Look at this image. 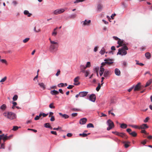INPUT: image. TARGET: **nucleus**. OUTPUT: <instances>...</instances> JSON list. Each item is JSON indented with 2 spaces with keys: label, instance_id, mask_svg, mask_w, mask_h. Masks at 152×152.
Segmentation results:
<instances>
[{
  "label": "nucleus",
  "instance_id": "obj_25",
  "mask_svg": "<svg viewBox=\"0 0 152 152\" xmlns=\"http://www.w3.org/2000/svg\"><path fill=\"white\" fill-rule=\"evenodd\" d=\"M146 57L148 59H150L151 57V54L149 52H147L145 54Z\"/></svg>",
  "mask_w": 152,
  "mask_h": 152
},
{
  "label": "nucleus",
  "instance_id": "obj_43",
  "mask_svg": "<svg viewBox=\"0 0 152 152\" xmlns=\"http://www.w3.org/2000/svg\"><path fill=\"white\" fill-rule=\"evenodd\" d=\"M4 137V134H3L1 135H0V144L1 143V141L2 139L3 140V138Z\"/></svg>",
  "mask_w": 152,
  "mask_h": 152
},
{
  "label": "nucleus",
  "instance_id": "obj_1",
  "mask_svg": "<svg viewBox=\"0 0 152 152\" xmlns=\"http://www.w3.org/2000/svg\"><path fill=\"white\" fill-rule=\"evenodd\" d=\"M4 116L9 119L12 120L16 118V114L11 112H6L3 113Z\"/></svg>",
  "mask_w": 152,
  "mask_h": 152
},
{
  "label": "nucleus",
  "instance_id": "obj_17",
  "mask_svg": "<svg viewBox=\"0 0 152 152\" xmlns=\"http://www.w3.org/2000/svg\"><path fill=\"white\" fill-rule=\"evenodd\" d=\"M140 129H146L148 128V126L146 124H143L141 125L140 127Z\"/></svg>",
  "mask_w": 152,
  "mask_h": 152
},
{
  "label": "nucleus",
  "instance_id": "obj_22",
  "mask_svg": "<svg viewBox=\"0 0 152 152\" xmlns=\"http://www.w3.org/2000/svg\"><path fill=\"white\" fill-rule=\"evenodd\" d=\"M91 22V20H89L87 21L86 20H85L84 22H83V24L84 26L88 25Z\"/></svg>",
  "mask_w": 152,
  "mask_h": 152
},
{
  "label": "nucleus",
  "instance_id": "obj_46",
  "mask_svg": "<svg viewBox=\"0 0 152 152\" xmlns=\"http://www.w3.org/2000/svg\"><path fill=\"white\" fill-rule=\"evenodd\" d=\"M91 63L90 62H88L87 63L86 65V67H91Z\"/></svg>",
  "mask_w": 152,
  "mask_h": 152
},
{
  "label": "nucleus",
  "instance_id": "obj_27",
  "mask_svg": "<svg viewBox=\"0 0 152 152\" xmlns=\"http://www.w3.org/2000/svg\"><path fill=\"white\" fill-rule=\"evenodd\" d=\"M127 125L125 124H122L121 125L120 127L123 129H125L127 127Z\"/></svg>",
  "mask_w": 152,
  "mask_h": 152
},
{
  "label": "nucleus",
  "instance_id": "obj_18",
  "mask_svg": "<svg viewBox=\"0 0 152 152\" xmlns=\"http://www.w3.org/2000/svg\"><path fill=\"white\" fill-rule=\"evenodd\" d=\"M59 114L61 116H62L63 118H64L65 119L69 117V116L66 114H63L61 113H59Z\"/></svg>",
  "mask_w": 152,
  "mask_h": 152
},
{
  "label": "nucleus",
  "instance_id": "obj_56",
  "mask_svg": "<svg viewBox=\"0 0 152 152\" xmlns=\"http://www.w3.org/2000/svg\"><path fill=\"white\" fill-rule=\"evenodd\" d=\"M51 118L50 119V121H55V118L54 116H52L51 117Z\"/></svg>",
  "mask_w": 152,
  "mask_h": 152
},
{
  "label": "nucleus",
  "instance_id": "obj_14",
  "mask_svg": "<svg viewBox=\"0 0 152 152\" xmlns=\"http://www.w3.org/2000/svg\"><path fill=\"white\" fill-rule=\"evenodd\" d=\"M140 83H139L135 86L134 88V91H138L140 89Z\"/></svg>",
  "mask_w": 152,
  "mask_h": 152
},
{
  "label": "nucleus",
  "instance_id": "obj_42",
  "mask_svg": "<svg viewBox=\"0 0 152 152\" xmlns=\"http://www.w3.org/2000/svg\"><path fill=\"white\" fill-rule=\"evenodd\" d=\"M79 79V77H77L74 79V81L75 83H77L78 82Z\"/></svg>",
  "mask_w": 152,
  "mask_h": 152
},
{
  "label": "nucleus",
  "instance_id": "obj_16",
  "mask_svg": "<svg viewBox=\"0 0 152 152\" xmlns=\"http://www.w3.org/2000/svg\"><path fill=\"white\" fill-rule=\"evenodd\" d=\"M115 73L116 75L119 76L121 74V72L118 69L115 68Z\"/></svg>",
  "mask_w": 152,
  "mask_h": 152
},
{
  "label": "nucleus",
  "instance_id": "obj_5",
  "mask_svg": "<svg viewBox=\"0 0 152 152\" xmlns=\"http://www.w3.org/2000/svg\"><path fill=\"white\" fill-rule=\"evenodd\" d=\"M65 11V10L64 9H58L55 10L54 12V14L57 15L63 13Z\"/></svg>",
  "mask_w": 152,
  "mask_h": 152
},
{
  "label": "nucleus",
  "instance_id": "obj_54",
  "mask_svg": "<svg viewBox=\"0 0 152 152\" xmlns=\"http://www.w3.org/2000/svg\"><path fill=\"white\" fill-rule=\"evenodd\" d=\"M60 70L58 69V71L56 73V76H58L60 74Z\"/></svg>",
  "mask_w": 152,
  "mask_h": 152
},
{
  "label": "nucleus",
  "instance_id": "obj_44",
  "mask_svg": "<svg viewBox=\"0 0 152 152\" xmlns=\"http://www.w3.org/2000/svg\"><path fill=\"white\" fill-rule=\"evenodd\" d=\"M131 126L133 128H134L135 129H140V127L139 126H138L136 125H132Z\"/></svg>",
  "mask_w": 152,
  "mask_h": 152
},
{
  "label": "nucleus",
  "instance_id": "obj_28",
  "mask_svg": "<svg viewBox=\"0 0 152 152\" xmlns=\"http://www.w3.org/2000/svg\"><path fill=\"white\" fill-rule=\"evenodd\" d=\"M90 133L88 134L83 133V134H80L79 135L80 136H82L83 137H87L88 135Z\"/></svg>",
  "mask_w": 152,
  "mask_h": 152
},
{
  "label": "nucleus",
  "instance_id": "obj_4",
  "mask_svg": "<svg viewBox=\"0 0 152 152\" xmlns=\"http://www.w3.org/2000/svg\"><path fill=\"white\" fill-rule=\"evenodd\" d=\"M107 123L108 126V127L107 128V130H109L114 127V124L113 122L110 119L108 120Z\"/></svg>",
  "mask_w": 152,
  "mask_h": 152
},
{
  "label": "nucleus",
  "instance_id": "obj_60",
  "mask_svg": "<svg viewBox=\"0 0 152 152\" xmlns=\"http://www.w3.org/2000/svg\"><path fill=\"white\" fill-rule=\"evenodd\" d=\"M61 129V128L60 127L58 126V128H54L53 129L54 130H58L59 129Z\"/></svg>",
  "mask_w": 152,
  "mask_h": 152
},
{
  "label": "nucleus",
  "instance_id": "obj_61",
  "mask_svg": "<svg viewBox=\"0 0 152 152\" xmlns=\"http://www.w3.org/2000/svg\"><path fill=\"white\" fill-rule=\"evenodd\" d=\"M66 135L68 137H71L72 135V133H68Z\"/></svg>",
  "mask_w": 152,
  "mask_h": 152
},
{
  "label": "nucleus",
  "instance_id": "obj_51",
  "mask_svg": "<svg viewBox=\"0 0 152 152\" xmlns=\"http://www.w3.org/2000/svg\"><path fill=\"white\" fill-rule=\"evenodd\" d=\"M85 72V76L86 77H87L89 74V71L88 70L86 71Z\"/></svg>",
  "mask_w": 152,
  "mask_h": 152
},
{
  "label": "nucleus",
  "instance_id": "obj_33",
  "mask_svg": "<svg viewBox=\"0 0 152 152\" xmlns=\"http://www.w3.org/2000/svg\"><path fill=\"white\" fill-rule=\"evenodd\" d=\"M50 125L49 123H46L44 124V126L45 127L47 128H49L50 127Z\"/></svg>",
  "mask_w": 152,
  "mask_h": 152
},
{
  "label": "nucleus",
  "instance_id": "obj_35",
  "mask_svg": "<svg viewBox=\"0 0 152 152\" xmlns=\"http://www.w3.org/2000/svg\"><path fill=\"white\" fill-rule=\"evenodd\" d=\"M101 87V85L99 83L98 84V86L96 88V90L97 91H98L100 90Z\"/></svg>",
  "mask_w": 152,
  "mask_h": 152
},
{
  "label": "nucleus",
  "instance_id": "obj_7",
  "mask_svg": "<svg viewBox=\"0 0 152 152\" xmlns=\"http://www.w3.org/2000/svg\"><path fill=\"white\" fill-rule=\"evenodd\" d=\"M34 31L36 33H38L41 31V29L39 25H36L34 28Z\"/></svg>",
  "mask_w": 152,
  "mask_h": 152
},
{
  "label": "nucleus",
  "instance_id": "obj_32",
  "mask_svg": "<svg viewBox=\"0 0 152 152\" xmlns=\"http://www.w3.org/2000/svg\"><path fill=\"white\" fill-rule=\"evenodd\" d=\"M102 6L101 4H99L97 6V9L99 11H101V10L102 9Z\"/></svg>",
  "mask_w": 152,
  "mask_h": 152
},
{
  "label": "nucleus",
  "instance_id": "obj_23",
  "mask_svg": "<svg viewBox=\"0 0 152 152\" xmlns=\"http://www.w3.org/2000/svg\"><path fill=\"white\" fill-rule=\"evenodd\" d=\"M24 13L25 15H27L28 17H30L32 14L29 13L28 10H25L24 12Z\"/></svg>",
  "mask_w": 152,
  "mask_h": 152
},
{
  "label": "nucleus",
  "instance_id": "obj_3",
  "mask_svg": "<svg viewBox=\"0 0 152 152\" xmlns=\"http://www.w3.org/2000/svg\"><path fill=\"white\" fill-rule=\"evenodd\" d=\"M58 47V43L55 41H51V45L50 46V49L53 50L57 49Z\"/></svg>",
  "mask_w": 152,
  "mask_h": 152
},
{
  "label": "nucleus",
  "instance_id": "obj_9",
  "mask_svg": "<svg viewBox=\"0 0 152 152\" xmlns=\"http://www.w3.org/2000/svg\"><path fill=\"white\" fill-rule=\"evenodd\" d=\"M96 96L94 94H92L89 96V99L91 101L95 102L96 100Z\"/></svg>",
  "mask_w": 152,
  "mask_h": 152
},
{
  "label": "nucleus",
  "instance_id": "obj_13",
  "mask_svg": "<svg viewBox=\"0 0 152 152\" xmlns=\"http://www.w3.org/2000/svg\"><path fill=\"white\" fill-rule=\"evenodd\" d=\"M13 136L12 135H11L10 136H8L7 135L4 134V137L3 138V141L4 142L6 140L10 139Z\"/></svg>",
  "mask_w": 152,
  "mask_h": 152
},
{
  "label": "nucleus",
  "instance_id": "obj_21",
  "mask_svg": "<svg viewBox=\"0 0 152 152\" xmlns=\"http://www.w3.org/2000/svg\"><path fill=\"white\" fill-rule=\"evenodd\" d=\"M152 83V79H150L146 83L145 87H146L149 86Z\"/></svg>",
  "mask_w": 152,
  "mask_h": 152
},
{
  "label": "nucleus",
  "instance_id": "obj_38",
  "mask_svg": "<svg viewBox=\"0 0 152 152\" xmlns=\"http://www.w3.org/2000/svg\"><path fill=\"white\" fill-rule=\"evenodd\" d=\"M18 98V96L17 95H15L12 98L13 100L14 101H15L17 100Z\"/></svg>",
  "mask_w": 152,
  "mask_h": 152
},
{
  "label": "nucleus",
  "instance_id": "obj_41",
  "mask_svg": "<svg viewBox=\"0 0 152 152\" xmlns=\"http://www.w3.org/2000/svg\"><path fill=\"white\" fill-rule=\"evenodd\" d=\"M29 39H30L29 38H26L25 39H24V40H23V42L24 43H26L27 42H28L29 41Z\"/></svg>",
  "mask_w": 152,
  "mask_h": 152
},
{
  "label": "nucleus",
  "instance_id": "obj_49",
  "mask_svg": "<svg viewBox=\"0 0 152 152\" xmlns=\"http://www.w3.org/2000/svg\"><path fill=\"white\" fill-rule=\"evenodd\" d=\"M58 87H63L64 86V84L63 83H60L58 85Z\"/></svg>",
  "mask_w": 152,
  "mask_h": 152
},
{
  "label": "nucleus",
  "instance_id": "obj_50",
  "mask_svg": "<svg viewBox=\"0 0 152 152\" xmlns=\"http://www.w3.org/2000/svg\"><path fill=\"white\" fill-rule=\"evenodd\" d=\"M5 146L4 145V143H2L1 145V146L0 147V149H4L5 148Z\"/></svg>",
  "mask_w": 152,
  "mask_h": 152
},
{
  "label": "nucleus",
  "instance_id": "obj_55",
  "mask_svg": "<svg viewBox=\"0 0 152 152\" xmlns=\"http://www.w3.org/2000/svg\"><path fill=\"white\" fill-rule=\"evenodd\" d=\"M86 68L87 67H86V66H85L83 65H81L80 66L81 70H82V69L85 70Z\"/></svg>",
  "mask_w": 152,
  "mask_h": 152
},
{
  "label": "nucleus",
  "instance_id": "obj_29",
  "mask_svg": "<svg viewBox=\"0 0 152 152\" xmlns=\"http://www.w3.org/2000/svg\"><path fill=\"white\" fill-rule=\"evenodd\" d=\"M129 134L134 137H135L137 135V133L134 131L133 132L131 133H129Z\"/></svg>",
  "mask_w": 152,
  "mask_h": 152
},
{
  "label": "nucleus",
  "instance_id": "obj_62",
  "mask_svg": "<svg viewBox=\"0 0 152 152\" xmlns=\"http://www.w3.org/2000/svg\"><path fill=\"white\" fill-rule=\"evenodd\" d=\"M53 112H50L49 113V117H51L52 116H53Z\"/></svg>",
  "mask_w": 152,
  "mask_h": 152
},
{
  "label": "nucleus",
  "instance_id": "obj_12",
  "mask_svg": "<svg viewBox=\"0 0 152 152\" xmlns=\"http://www.w3.org/2000/svg\"><path fill=\"white\" fill-rule=\"evenodd\" d=\"M88 92L83 91L79 93V96L80 97H83L87 95L88 93Z\"/></svg>",
  "mask_w": 152,
  "mask_h": 152
},
{
  "label": "nucleus",
  "instance_id": "obj_19",
  "mask_svg": "<svg viewBox=\"0 0 152 152\" xmlns=\"http://www.w3.org/2000/svg\"><path fill=\"white\" fill-rule=\"evenodd\" d=\"M50 94L52 95H57L59 94L58 91L54 90L50 91Z\"/></svg>",
  "mask_w": 152,
  "mask_h": 152
},
{
  "label": "nucleus",
  "instance_id": "obj_24",
  "mask_svg": "<svg viewBox=\"0 0 152 152\" xmlns=\"http://www.w3.org/2000/svg\"><path fill=\"white\" fill-rule=\"evenodd\" d=\"M123 143L124 144V147L125 148H127L129 146V144L130 143L129 142L124 141Z\"/></svg>",
  "mask_w": 152,
  "mask_h": 152
},
{
  "label": "nucleus",
  "instance_id": "obj_26",
  "mask_svg": "<svg viewBox=\"0 0 152 152\" xmlns=\"http://www.w3.org/2000/svg\"><path fill=\"white\" fill-rule=\"evenodd\" d=\"M7 107V106L6 104H2L0 107V109L4 111L5 110V109Z\"/></svg>",
  "mask_w": 152,
  "mask_h": 152
},
{
  "label": "nucleus",
  "instance_id": "obj_15",
  "mask_svg": "<svg viewBox=\"0 0 152 152\" xmlns=\"http://www.w3.org/2000/svg\"><path fill=\"white\" fill-rule=\"evenodd\" d=\"M118 44L121 46H124L126 45V44L124 43L123 41L121 40L120 39H119V40H118Z\"/></svg>",
  "mask_w": 152,
  "mask_h": 152
},
{
  "label": "nucleus",
  "instance_id": "obj_57",
  "mask_svg": "<svg viewBox=\"0 0 152 152\" xmlns=\"http://www.w3.org/2000/svg\"><path fill=\"white\" fill-rule=\"evenodd\" d=\"M57 34V32L56 31H53L52 33V35L54 36H55Z\"/></svg>",
  "mask_w": 152,
  "mask_h": 152
},
{
  "label": "nucleus",
  "instance_id": "obj_59",
  "mask_svg": "<svg viewBox=\"0 0 152 152\" xmlns=\"http://www.w3.org/2000/svg\"><path fill=\"white\" fill-rule=\"evenodd\" d=\"M127 132L129 133H129H131L130 132L132 131V130L130 129H126Z\"/></svg>",
  "mask_w": 152,
  "mask_h": 152
},
{
  "label": "nucleus",
  "instance_id": "obj_53",
  "mask_svg": "<svg viewBox=\"0 0 152 152\" xmlns=\"http://www.w3.org/2000/svg\"><path fill=\"white\" fill-rule=\"evenodd\" d=\"M74 86L71 85H69L67 87V88L68 89H71L73 88L74 87Z\"/></svg>",
  "mask_w": 152,
  "mask_h": 152
},
{
  "label": "nucleus",
  "instance_id": "obj_34",
  "mask_svg": "<svg viewBox=\"0 0 152 152\" xmlns=\"http://www.w3.org/2000/svg\"><path fill=\"white\" fill-rule=\"evenodd\" d=\"M94 126L93 124L91 123H89L87 125V128H94Z\"/></svg>",
  "mask_w": 152,
  "mask_h": 152
},
{
  "label": "nucleus",
  "instance_id": "obj_20",
  "mask_svg": "<svg viewBox=\"0 0 152 152\" xmlns=\"http://www.w3.org/2000/svg\"><path fill=\"white\" fill-rule=\"evenodd\" d=\"M38 85L39 86L42 88L43 90H45V86L44 84V83H39Z\"/></svg>",
  "mask_w": 152,
  "mask_h": 152
},
{
  "label": "nucleus",
  "instance_id": "obj_64",
  "mask_svg": "<svg viewBox=\"0 0 152 152\" xmlns=\"http://www.w3.org/2000/svg\"><path fill=\"white\" fill-rule=\"evenodd\" d=\"M98 47L96 46V47H95L94 48V51L95 52H96L97 50H98Z\"/></svg>",
  "mask_w": 152,
  "mask_h": 152
},
{
  "label": "nucleus",
  "instance_id": "obj_2",
  "mask_svg": "<svg viewBox=\"0 0 152 152\" xmlns=\"http://www.w3.org/2000/svg\"><path fill=\"white\" fill-rule=\"evenodd\" d=\"M128 50V48L126 45H125L121 48L118 49V51L117 53L118 54L121 55L122 56L125 55L127 54L126 50Z\"/></svg>",
  "mask_w": 152,
  "mask_h": 152
},
{
  "label": "nucleus",
  "instance_id": "obj_52",
  "mask_svg": "<svg viewBox=\"0 0 152 152\" xmlns=\"http://www.w3.org/2000/svg\"><path fill=\"white\" fill-rule=\"evenodd\" d=\"M149 119V117H146L145 118V119L144 120V122L145 123L147 122H148V121Z\"/></svg>",
  "mask_w": 152,
  "mask_h": 152
},
{
  "label": "nucleus",
  "instance_id": "obj_11",
  "mask_svg": "<svg viewBox=\"0 0 152 152\" xmlns=\"http://www.w3.org/2000/svg\"><path fill=\"white\" fill-rule=\"evenodd\" d=\"M117 135L125 139H127L128 137L124 133H120L118 132Z\"/></svg>",
  "mask_w": 152,
  "mask_h": 152
},
{
  "label": "nucleus",
  "instance_id": "obj_47",
  "mask_svg": "<svg viewBox=\"0 0 152 152\" xmlns=\"http://www.w3.org/2000/svg\"><path fill=\"white\" fill-rule=\"evenodd\" d=\"M18 127L17 126H14L13 127V128L12 129V130L14 131H16L18 129Z\"/></svg>",
  "mask_w": 152,
  "mask_h": 152
},
{
  "label": "nucleus",
  "instance_id": "obj_36",
  "mask_svg": "<svg viewBox=\"0 0 152 152\" xmlns=\"http://www.w3.org/2000/svg\"><path fill=\"white\" fill-rule=\"evenodd\" d=\"M135 61L136 62V64L137 65H140V66H142L144 65V64L142 63H139V61H137V60H135Z\"/></svg>",
  "mask_w": 152,
  "mask_h": 152
},
{
  "label": "nucleus",
  "instance_id": "obj_8",
  "mask_svg": "<svg viewBox=\"0 0 152 152\" xmlns=\"http://www.w3.org/2000/svg\"><path fill=\"white\" fill-rule=\"evenodd\" d=\"M111 74L110 72L108 70H106L104 73V76L106 77L110 76Z\"/></svg>",
  "mask_w": 152,
  "mask_h": 152
},
{
  "label": "nucleus",
  "instance_id": "obj_39",
  "mask_svg": "<svg viewBox=\"0 0 152 152\" xmlns=\"http://www.w3.org/2000/svg\"><path fill=\"white\" fill-rule=\"evenodd\" d=\"M99 67L98 66H97V67H95L94 68V70L96 73H97V72H98V71H99Z\"/></svg>",
  "mask_w": 152,
  "mask_h": 152
},
{
  "label": "nucleus",
  "instance_id": "obj_10",
  "mask_svg": "<svg viewBox=\"0 0 152 152\" xmlns=\"http://www.w3.org/2000/svg\"><path fill=\"white\" fill-rule=\"evenodd\" d=\"M87 121V119L86 118H83L81 119L79 121V123L81 124H85Z\"/></svg>",
  "mask_w": 152,
  "mask_h": 152
},
{
  "label": "nucleus",
  "instance_id": "obj_30",
  "mask_svg": "<svg viewBox=\"0 0 152 152\" xmlns=\"http://www.w3.org/2000/svg\"><path fill=\"white\" fill-rule=\"evenodd\" d=\"M104 68L102 67V66H100L99 72L103 74L104 72Z\"/></svg>",
  "mask_w": 152,
  "mask_h": 152
},
{
  "label": "nucleus",
  "instance_id": "obj_37",
  "mask_svg": "<svg viewBox=\"0 0 152 152\" xmlns=\"http://www.w3.org/2000/svg\"><path fill=\"white\" fill-rule=\"evenodd\" d=\"M86 0H76L74 2V3L75 4L78 3L80 2H83V1H85Z\"/></svg>",
  "mask_w": 152,
  "mask_h": 152
},
{
  "label": "nucleus",
  "instance_id": "obj_40",
  "mask_svg": "<svg viewBox=\"0 0 152 152\" xmlns=\"http://www.w3.org/2000/svg\"><path fill=\"white\" fill-rule=\"evenodd\" d=\"M49 107L50 108L54 109L55 108V107L53 105V103H52L50 104L49 105Z\"/></svg>",
  "mask_w": 152,
  "mask_h": 152
},
{
  "label": "nucleus",
  "instance_id": "obj_45",
  "mask_svg": "<svg viewBox=\"0 0 152 152\" xmlns=\"http://www.w3.org/2000/svg\"><path fill=\"white\" fill-rule=\"evenodd\" d=\"M7 77L6 76L4 77L0 81V82H4L7 79Z\"/></svg>",
  "mask_w": 152,
  "mask_h": 152
},
{
  "label": "nucleus",
  "instance_id": "obj_63",
  "mask_svg": "<svg viewBox=\"0 0 152 152\" xmlns=\"http://www.w3.org/2000/svg\"><path fill=\"white\" fill-rule=\"evenodd\" d=\"M77 113H73L72 114V115L73 117H75L77 115Z\"/></svg>",
  "mask_w": 152,
  "mask_h": 152
},
{
  "label": "nucleus",
  "instance_id": "obj_31",
  "mask_svg": "<svg viewBox=\"0 0 152 152\" xmlns=\"http://www.w3.org/2000/svg\"><path fill=\"white\" fill-rule=\"evenodd\" d=\"M105 50L104 48H102L100 52V53L102 55H103L105 52Z\"/></svg>",
  "mask_w": 152,
  "mask_h": 152
},
{
  "label": "nucleus",
  "instance_id": "obj_48",
  "mask_svg": "<svg viewBox=\"0 0 152 152\" xmlns=\"http://www.w3.org/2000/svg\"><path fill=\"white\" fill-rule=\"evenodd\" d=\"M0 61L2 63H4L5 64H7V62L6 60L5 59H0Z\"/></svg>",
  "mask_w": 152,
  "mask_h": 152
},
{
  "label": "nucleus",
  "instance_id": "obj_58",
  "mask_svg": "<svg viewBox=\"0 0 152 152\" xmlns=\"http://www.w3.org/2000/svg\"><path fill=\"white\" fill-rule=\"evenodd\" d=\"M50 132H51V133L53 134H54L55 135H57V133H56V131H51Z\"/></svg>",
  "mask_w": 152,
  "mask_h": 152
},
{
  "label": "nucleus",
  "instance_id": "obj_6",
  "mask_svg": "<svg viewBox=\"0 0 152 152\" xmlns=\"http://www.w3.org/2000/svg\"><path fill=\"white\" fill-rule=\"evenodd\" d=\"M105 63L108 65H110L113 63V59H105L104 60Z\"/></svg>",
  "mask_w": 152,
  "mask_h": 152
}]
</instances>
